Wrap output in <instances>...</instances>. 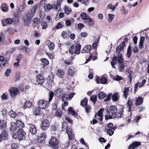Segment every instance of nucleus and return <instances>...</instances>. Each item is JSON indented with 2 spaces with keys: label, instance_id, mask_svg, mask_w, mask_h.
Masks as SVG:
<instances>
[{
  "label": "nucleus",
  "instance_id": "nucleus-1",
  "mask_svg": "<svg viewBox=\"0 0 149 149\" xmlns=\"http://www.w3.org/2000/svg\"><path fill=\"white\" fill-rule=\"evenodd\" d=\"M107 114L105 116V119L107 120L116 118H120L122 117L123 112V109H121L117 114V109L116 106H112L108 107L107 109Z\"/></svg>",
  "mask_w": 149,
  "mask_h": 149
},
{
  "label": "nucleus",
  "instance_id": "nucleus-2",
  "mask_svg": "<svg viewBox=\"0 0 149 149\" xmlns=\"http://www.w3.org/2000/svg\"><path fill=\"white\" fill-rule=\"evenodd\" d=\"M54 95V93L52 91H51L49 94V102L43 100H39L38 102L39 108L40 109H44L47 107L49 105V102L52 100Z\"/></svg>",
  "mask_w": 149,
  "mask_h": 149
},
{
  "label": "nucleus",
  "instance_id": "nucleus-3",
  "mask_svg": "<svg viewBox=\"0 0 149 149\" xmlns=\"http://www.w3.org/2000/svg\"><path fill=\"white\" fill-rule=\"evenodd\" d=\"M37 8V5H34L32 7L31 10L28 11L26 15L24 18L25 22H29L30 21L35 14Z\"/></svg>",
  "mask_w": 149,
  "mask_h": 149
},
{
  "label": "nucleus",
  "instance_id": "nucleus-4",
  "mask_svg": "<svg viewBox=\"0 0 149 149\" xmlns=\"http://www.w3.org/2000/svg\"><path fill=\"white\" fill-rule=\"evenodd\" d=\"M81 47V45L79 44L76 43L74 45H72L69 49V52L71 54H79L80 53Z\"/></svg>",
  "mask_w": 149,
  "mask_h": 149
},
{
  "label": "nucleus",
  "instance_id": "nucleus-5",
  "mask_svg": "<svg viewBox=\"0 0 149 149\" xmlns=\"http://www.w3.org/2000/svg\"><path fill=\"white\" fill-rule=\"evenodd\" d=\"M123 58L120 55L118 56V62L119 63L118 69L120 72H122L125 68V65L123 61Z\"/></svg>",
  "mask_w": 149,
  "mask_h": 149
},
{
  "label": "nucleus",
  "instance_id": "nucleus-6",
  "mask_svg": "<svg viewBox=\"0 0 149 149\" xmlns=\"http://www.w3.org/2000/svg\"><path fill=\"white\" fill-rule=\"evenodd\" d=\"M124 45V42H123L121 43V45L118 46L116 48V52L117 55H118V56L120 55L122 56L121 53L122 52H123ZM121 57H122V56Z\"/></svg>",
  "mask_w": 149,
  "mask_h": 149
},
{
  "label": "nucleus",
  "instance_id": "nucleus-7",
  "mask_svg": "<svg viewBox=\"0 0 149 149\" xmlns=\"http://www.w3.org/2000/svg\"><path fill=\"white\" fill-rule=\"evenodd\" d=\"M18 134L19 140H21L25 138L26 133L22 129H19L18 131Z\"/></svg>",
  "mask_w": 149,
  "mask_h": 149
},
{
  "label": "nucleus",
  "instance_id": "nucleus-8",
  "mask_svg": "<svg viewBox=\"0 0 149 149\" xmlns=\"http://www.w3.org/2000/svg\"><path fill=\"white\" fill-rule=\"evenodd\" d=\"M10 95L12 98L15 97L18 93V90L15 88H13L9 90Z\"/></svg>",
  "mask_w": 149,
  "mask_h": 149
},
{
  "label": "nucleus",
  "instance_id": "nucleus-9",
  "mask_svg": "<svg viewBox=\"0 0 149 149\" xmlns=\"http://www.w3.org/2000/svg\"><path fill=\"white\" fill-rule=\"evenodd\" d=\"M96 81L97 83L102 84H106L107 82V78L103 77H102L101 78L97 77L96 79Z\"/></svg>",
  "mask_w": 149,
  "mask_h": 149
},
{
  "label": "nucleus",
  "instance_id": "nucleus-10",
  "mask_svg": "<svg viewBox=\"0 0 149 149\" xmlns=\"http://www.w3.org/2000/svg\"><path fill=\"white\" fill-rule=\"evenodd\" d=\"M36 79L37 82L40 85H42L45 81V78L41 74L38 75L37 76Z\"/></svg>",
  "mask_w": 149,
  "mask_h": 149
},
{
  "label": "nucleus",
  "instance_id": "nucleus-11",
  "mask_svg": "<svg viewBox=\"0 0 149 149\" xmlns=\"http://www.w3.org/2000/svg\"><path fill=\"white\" fill-rule=\"evenodd\" d=\"M42 123L41 128L43 130H45L47 128L49 125V121L48 120L45 119L43 120Z\"/></svg>",
  "mask_w": 149,
  "mask_h": 149
},
{
  "label": "nucleus",
  "instance_id": "nucleus-12",
  "mask_svg": "<svg viewBox=\"0 0 149 149\" xmlns=\"http://www.w3.org/2000/svg\"><path fill=\"white\" fill-rule=\"evenodd\" d=\"M66 132L68 135L69 139L70 140H72L74 138V134H72V132L71 129L67 128L66 130Z\"/></svg>",
  "mask_w": 149,
  "mask_h": 149
},
{
  "label": "nucleus",
  "instance_id": "nucleus-13",
  "mask_svg": "<svg viewBox=\"0 0 149 149\" xmlns=\"http://www.w3.org/2000/svg\"><path fill=\"white\" fill-rule=\"evenodd\" d=\"M61 0H57L56 3L53 5L52 9L56 10L59 9L61 8Z\"/></svg>",
  "mask_w": 149,
  "mask_h": 149
},
{
  "label": "nucleus",
  "instance_id": "nucleus-14",
  "mask_svg": "<svg viewBox=\"0 0 149 149\" xmlns=\"http://www.w3.org/2000/svg\"><path fill=\"white\" fill-rule=\"evenodd\" d=\"M49 143L52 146H56L58 144V140L56 138L52 137L50 140Z\"/></svg>",
  "mask_w": 149,
  "mask_h": 149
},
{
  "label": "nucleus",
  "instance_id": "nucleus-15",
  "mask_svg": "<svg viewBox=\"0 0 149 149\" xmlns=\"http://www.w3.org/2000/svg\"><path fill=\"white\" fill-rule=\"evenodd\" d=\"M29 131L32 134H36L37 132V129L36 126L33 124L29 125Z\"/></svg>",
  "mask_w": 149,
  "mask_h": 149
},
{
  "label": "nucleus",
  "instance_id": "nucleus-16",
  "mask_svg": "<svg viewBox=\"0 0 149 149\" xmlns=\"http://www.w3.org/2000/svg\"><path fill=\"white\" fill-rule=\"evenodd\" d=\"M141 145V143L138 142H134L128 147V149H133Z\"/></svg>",
  "mask_w": 149,
  "mask_h": 149
},
{
  "label": "nucleus",
  "instance_id": "nucleus-17",
  "mask_svg": "<svg viewBox=\"0 0 149 149\" xmlns=\"http://www.w3.org/2000/svg\"><path fill=\"white\" fill-rule=\"evenodd\" d=\"M120 97L119 94L118 92H115L112 96V101L113 102H115L118 100Z\"/></svg>",
  "mask_w": 149,
  "mask_h": 149
},
{
  "label": "nucleus",
  "instance_id": "nucleus-18",
  "mask_svg": "<svg viewBox=\"0 0 149 149\" xmlns=\"http://www.w3.org/2000/svg\"><path fill=\"white\" fill-rule=\"evenodd\" d=\"M143 98L141 97H139L136 98L135 103L136 105H139L141 104L143 101Z\"/></svg>",
  "mask_w": 149,
  "mask_h": 149
},
{
  "label": "nucleus",
  "instance_id": "nucleus-19",
  "mask_svg": "<svg viewBox=\"0 0 149 149\" xmlns=\"http://www.w3.org/2000/svg\"><path fill=\"white\" fill-rule=\"evenodd\" d=\"M46 137V135L45 133L41 134L40 136L38 137V141L41 143L44 141Z\"/></svg>",
  "mask_w": 149,
  "mask_h": 149
},
{
  "label": "nucleus",
  "instance_id": "nucleus-20",
  "mask_svg": "<svg viewBox=\"0 0 149 149\" xmlns=\"http://www.w3.org/2000/svg\"><path fill=\"white\" fill-rule=\"evenodd\" d=\"M118 59V58H117L116 56H114L113 57L112 61L111 62V65L112 68H114L115 69H116L114 65L117 63Z\"/></svg>",
  "mask_w": 149,
  "mask_h": 149
},
{
  "label": "nucleus",
  "instance_id": "nucleus-21",
  "mask_svg": "<svg viewBox=\"0 0 149 149\" xmlns=\"http://www.w3.org/2000/svg\"><path fill=\"white\" fill-rule=\"evenodd\" d=\"M46 44L49 47L50 51L52 50L54 48L55 45L53 42H52L49 40H48L46 42Z\"/></svg>",
  "mask_w": 149,
  "mask_h": 149
},
{
  "label": "nucleus",
  "instance_id": "nucleus-22",
  "mask_svg": "<svg viewBox=\"0 0 149 149\" xmlns=\"http://www.w3.org/2000/svg\"><path fill=\"white\" fill-rule=\"evenodd\" d=\"M17 125L15 123L11 122L9 130L12 132H14L17 130Z\"/></svg>",
  "mask_w": 149,
  "mask_h": 149
},
{
  "label": "nucleus",
  "instance_id": "nucleus-23",
  "mask_svg": "<svg viewBox=\"0 0 149 149\" xmlns=\"http://www.w3.org/2000/svg\"><path fill=\"white\" fill-rule=\"evenodd\" d=\"M91 48V45H88L84 47L82 49L81 52L82 53H84L89 52Z\"/></svg>",
  "mask_w": 149,
  "mask_h": 149
},
{
  "label": "nucleus",
  "instance_id": "nucleus-24",
  "mask_svg": "<svg viewBox=\"0 0 149 149\" xmlns=\"http://www.w3.org/2000/svg\"><path fill=\"white\" fill-rule=\"evenodd\" d=\"M16 125L19 129H22L24 126V123L20 120H17Z\"/></svg>",
  "mask_w": 149,
  "mask_h": 149
},
{
  "label": "nucleus",
  "instance_id": "nucleus-25",
  "mask_svg": "<svg viewBox=\"0 0 149 149\" xmlns=\"http://www.w3.org/2000/svg\"><path fill=\"white\" fill-rule=\"evenodd\" d=\"M76 70L73 68L71 67L69 68L68 70V74L71 76H73L75 73Z\"/></svg>",
  "mask_w": 149,
  "mask_h": 149
},
{
  "label": "nucleus",
  "instance_id": "nucleus-26",
  "mask_svg": "<svg viewBox=\"0 0 149 149\" xmlns=\"http://www.w3.org/2000/svg\"><path fill=\"white\" fill-rule=\"evenodd\" d=\"M56 74L59 77L62 78L64 75V72L61 70L58 69L57 70Z\"/></svg>",
  "mask_w": 149,
  "mask_h": 149
},
{
  "label": "nucleus",
  "instance_id": "nucleus-27",
  "mask_svg": "<svg viewBox=\"0 0 149 149\" xmlns=\"http://www.w3.org/2000/svg\"><path fill=\"white\" fill-rule=\"evenodd\" d=\"M89 26L93 25L94 23V21L89 17L86 20L85 22Z\"/></svg>",
  "mask_w": 149,
  "mask_h": 149
},
{
  "label": "nucleus",
  "instance_id": "nucleus-28",
  "mask_svg": "<svg viewBox=\"0 0 149 149\" xmlns=\"http://www.w3.org/2000/svg\"><path fill=\"white\" fill-rule=\"evenodd\" d=\"M127 107L128 109V111L130 112L131 110V108L133 105L132 101L130 99H129L127 102Z\"/></svg>",
  "mask_w": 149,
  "mask_h": 149
},
{
  "label": "nucleus",
  "instance_id": "nucleus-29",
  "mask_svg": "<svg viewBox=\"0 0 149 149\" xmlns=\"http://www.w3.org/2000/svg\"><path fill=\"white\" fill-rule=\"evenodd\" d=\"M25 6V4H24L23 3H22V4L19 6L18 13V15L21 14L22 11L24 10Z\"/></svg>",
  "mask_w": 149,
  "mask_h": 149
},
{
  "label": "nucleus",
  "instance_id": "nucleus-30",
  "mask_svg": "<svg viewBox=\"0 0 149 149\" xmlns=\"http://www.w3.org/2000/svg\"><path fill=\"white\" fill-rule=\"evenodd\" d=\"M145 38L144 37H141L140 39V41L139 43V47L140 49L142 48L143 47V44L145 40Z\"/></svg>",
  "mask_w": 149,
  "mask_h": 149
},
{
  "label": "nucleus",
  "instance_id": "nucleus-31",
  "mask_svg": "<svg viewBox=\"0 0 149 149\" xmlns=\"http://www.w3.org/2000/svg\"><path fill=\"white\" fill-rule=\"evenodd\" d=\"M1 136L2 139L3 140H6L8 139V135L7 132L5 130L3 131Z\"/></svg>",
  "mask_w": 149,
  "mask_h": 149
},
{
  "label": "nucleus",
  "instance_id": "nucleus-32",
  "mask_svg": "<svg viewBox=\"0 0 149 149\" xmlns=\"http://www.w3.org/2000/svg\"><path fill=\"white\" fill-rule=\"evenodd\" d=\"M129 91V88H125L124 89L123 97L126 99Z\"/></svg>",
  "mask_w": 149,
  "mask_h": 149
},
{
  "label": "nucleus",
  "instance_id": "nucleus-33",
  "mask_svg": "<svg viewBox=\"0 0 149 149\" xmlns=\"http://www.w3.org/2000/svg\"><path fill=\"white\" fill-rule=\"evenodd\" d=\"M32 106L31 102L29 101H27L24 104V108L26 109L31 107Z\"/></svg>",
  "mask_w": 149,
  "mask_h": 149
},
{
  "label": "nucleus",
  "instance_id": "nucleus-34",
  "mask_svg": "<svg viewBox=\"0 0 149 149\" xmlns=\"http://www.w3.org/2000/svg\"><path fill=\"white\" fill-rule=\"evenodd\" d=\"M40 61L42 62L43 66H45L49 64V62L48 60L46 58H42L40 59Z\"/></svg>",
  "mask_w": 149,
  "mask_h": 149
},
{
  "label": "nucleus",
  "instance_id": "nucleus-35",
  "mask_svg": "<svg viewBox=\"0 0 149 149\" xmlns=\"http://www.w3.org/2000/svg\"><path fill=\"white\" fill-rule=\"evenodd\" d=\"M80 16L81 18L83 20H85V21L90 17L89 15H87L86 13H82Z\"/></svg>",
  "mask_w": 149,
  "mask_h": 149
},
{
  "label": "nucleus",
  "instance_id": "nucleus-36",
  "mask_svg": "<svg viewBox=\"0 0 149 149\" xmlns=\"http://www.w3.org/2000/svg\"><path fill=\"white\" fill-rule=\"evenodd\" d=\"M104 111V109H100L97 113V116L99 117V120L100 121H102V113Z\"/></svg>",
  "mask_w": 149,
  "mask_h": 149
},
{
  "label": "nucleus",
  "instance_id": "nucleus-37",
  "mask_svg": "<svg viewBox=\"0 0 149 149\" xmlns=\"http://www.w3.org/2000/svg\"><path fill=\"white\" fill-rule=\"evenodd\" d=\"M45 16V13L43 11H41L40 13V18L39 20L42 21L44 19Z\"/></svg>",
  "mask_w": 149,
  "mask_h": 149
},
{
  "label": "nucleus",
  "instance_id": "nucleus-38",
  "mask_svg": "<svg viewBox=\"0 0 149 149\" xmlns=\"http://www.w3.org/2000/svg\"><path fill=\"white\" fill-rule=\"evenodd\" d=\"M1 8L2 10L4 12H7L8 10V6L6 3H4L1 5Z\"/></svg>",
  "mask_w": 149,
  "mask_h": 149
},
{
  "label": "nucleus",
  "instance_id": "nucleus-39",
  "mask_svg": "<svg viewBox=\"0 0 149 149\" xmlns=\"http://www.w3.org/2000/svg\"><path fill=\"white\" fill-rule=\"evenodd\" d=\"M106 97V94L102 92H100L98 94V97L100 99H102Z\"/></svg>",
  "mask_w": 149,
  "mask_h": 149
},
{
  "label": "nucleus",
  "instance_id": "nucleus-40",
  "mask_svg": "<svg viewBox=\"0 0 149 149\" xmlns=\"http://www.w3.org/2000/svg\"><path fill=\"white\" fill-rule=\"evenodd\" d=\"M88 99L85 98L81 102V104L83 106L85 107L87 105V104Z\"/></svg>",
  "mask_w": 149,
  "mask_h": 149
},
{
  "label": "nucleus",
  "instance_id": "nucleus-41",
  "mask_svg": "<svg viewBox=\"0 0 149 149\" xmlns=\"http://www.w3.org/2000/svg\"><path fill=\"white\" fill-rule=\"evenodd\" d=\"M8 114L9 116L12 118H15L16 115L15 113L12 111H10L8 112Z\"/></svg>",
  "mask_w": 149,
  "mask_h": 149
},
{
  "label": "nucleus",
  "instance_id": "nucleus-42",
  "mask_svg": "<svg viewBox=\"0 0 149 149\" xmlns=\"http://www.w3.org/2000/svg\"><path fill=\"white\" fill-rule=\"evenodd\" d=\"M6 123L3 120H0V127L2 128H6Z\"/></svg>",
  "mask_w": 149,
  "mask_h": 149
},
{
  "label": "nucleus",
  "instance_id": "nucleus-43",
  "mask_svg": "<svg viewBox=\"0 0 149 149\" xmlns=\"http://www.w3.org/2000/svg\"><path fill=\"white\" fill-rule=\"evenodd\" d=\"M62 97L63 101H67L69 99L68 95L67 94H64L62 95Z\"/></svg>",
  "mask_w": 149,
  "mask_h": 149
},
{
  "label": "nucleus",
  "instance_id": "nucleus-44",
  "mask_svg": "<svg viewBox=\"0 0 149 149\" xmlns=\"http://www.w3.org/2000/svg\"><path fill=\"white\" fill-rule=\"evenodd\" d=\"M131 54V47L129 46L127 50V56L128 58H130V57Z\"/></svg>",
  "mask_w": 149,
  "mask_h": 149
},
{
  "label": "nucleus",
  "instance_id": "nucleus-45",
  "mask_svg": "<svg viewBox=\"0 0 149 149\" xmlns=\"http://www.w3.org/2000/svg\"><path fill=\"white\" fill-rule=\"evenodd\" d=\"M65 13L69 14L71 11V9L68 7L65 6L64 8Z\"/></svg>",
  "mask_w": 149,
  "mask_h": 149
},
{
  "label": "nucleus",
  "instance_id": "nucleus-46",
  "mask_svg": "<svg viewBox=\"0 0 149 149\" xmlns=\"http://www.w3.org/2000/svg\"><path fill=\"white\" fill-rule=\"evenodd\" d=\"M69 113L72 116L74 115L75 114V112L73 108L71 107H70L68 110Z\"/></svg>",
  "mask_w": 149,
  "mask_h": 149
},
{
  "label": "nucleus",
  "instance_id": "nucleus-47",
  "mask_svg": "<svg viewBox=\"0 0 149 149\" xmlns=\"http://www.w3.org/2000/svg\"><path fill=\"white\" fill-rule=\"evenodd\" d=\"M109 18H108V21L109 22H111L113 20V19L115 17V15L113 14H108Z\"/></svg>",
  "mask_w": 149,
  "mask_h": 149
},
{
  "label": "nucleus",
  "instance_id": "nucleus-48",
  "mask_svg": "<svg viewBox=\"0 0 149 149\" xmlns=\"http://www.w3.org/2000/svg\"><path fill=\"white\" fill-rule=\"evenodd\" d=\"M61 36L64 39H66L69 36L68 34L65 31H63L61 33Z\"/></svg>",
  "mask_w": 149,
  "mask_h": 149
},
{
  "label": "nucleus",
  "instance_id": "nucleus-49",
  "mask_svg": "<svg viewBox=\"0 0 149 149\" xmlns=\"http://www.w3.org/2000/svg\"><path fill=\"white\" fill-rule=\"evenodd\" d=\"M8 94L7 93H5L3 94L1 96V99L2 100H6L8 99Z\"/></svg>",
  "mask_w": 149,
  "mask_h": 149
},
{
  "label": "nucleus",
  "instance_id": "nucleus-50",
  "mask_svg": "<svg viewBox=\"0 0 149 149\" xmlns=\"http://www.w3.org/2000/svg\"><path fill=\"white\" fill-rule=\"evenodd\" d=\"M62 115L61 112L60 110L57 111L55 114V115L56 116L59 118L61 117Z\"/></svg>",
  "mask_w": 149,
  "mask_h": 149
},
{
  "label": "nucleus",
  "instance_id": "nucleus-51",
  "mask_svg": "<svg viewBox=\"0 0 149 149\" xmlns=\"http://www.w3.org/2000/svg\"><path fill=\"white\" fill-rule=\"evenodd\" d=\"M90 99L92 102L94 103L97 100V96L96 95H92Z\"/></svg>",
  "mask_w": 149,
  "mask_h": 149
},
{
  "label": "nucleus",
  "instance_id": "nucleus-52",
  "mask_svg": "<svg viewBox=\"0 0 149 149\" xmlns=\"http://www.w3.org/2000/svg\"><path fill=\"white\" fill-rule=\"evenodd\" d=\"M11 70L10 69H7L5 71V75L6 77H8L10 75V73L11 72Z\"/></svg>",
  "mask_w": 149,
  "mask_h": 149
},
{
  "label": "nucleus",
  "instance_id": "nucleus-53",
  "mask_svg": "<svg viewBox=\"0 0 149 149\" xmlns=\"http://www.w3.org/2000/svg\"><path fill=\"white\" fill-rule=\"evenodd\" d=\"M7 32L10 34H13L14 33V29L11 28H8L7 30Z\"/></svg>",
  "mask_w": 149,
  "mask_h": 149
},
{
  "label": "nucleus",
  "instance_id": "nucleus-54",
  "mask_svg": "<svg viewBox=\"0 0 149 149\" xmlns=\"http://www.w3.org/2000/svg\"><path fill=\"white\" fill-rule=\"evenodd\" d=\"M42 29H45L47 26V24L46 22H43L41 23Z\"/></svg>",
  "mask_w": 149,
  "mask_h": 149
},
{
  "label": "nucleus",
  "instance_id": "nucleus-55",
  "mask_svg": "<svg viewBox=\"0 0 149 149\" xmlns=\"http://www.w3.org/2000/svg\"><path fill=\"white\" fill-rule=\"evenodd\" d=\"M146 80L145 79H144L143 80L142 82L141 83H139V84H138L139 87H142L143 86L145 83H146Z\"/></svg>",
  "mask_w": 149,
  "mask_h": 149
},
{
  "label": "nucleus",
  "instance_id": "nucleus-56",
  "mask_svg": "<svg viewBox=\"0 0 149 149\" xmlns=\"http://www.w3.org/2000/svg\"><path fill=\"white\" fill-rule=\"evenodd\" d=\"M63 27V25L61 23H58L56 26L55 28L57 29H61Z\"/></svg>",
  "mask_w": 149,
  "mask_h": 149
},
{
  "label": "nucleus",
  "instance_id": "nucleus-57",
  "mask_svg": "<svg viewBox=\"0 0 149 149\" xmlns=\"http://www.w3.org/2000/svg\"><path fill=\"white\" fill-rule=\"evenodd\" d=\"M139 51L137 47L134 46L132 48V51L133 53L137 52Z\"/></svg>",
  "mask_w": 149,
  "mask_h": 149
},
{
  "label": "nucleus",
  "instance_id": "nucleus-58",
  "mask_svg": "<svg viewBox=\"0 0 149 149\" xmlns=\"http://www.w3.org/2000/svg\"><path fill=\"white\" fill-rule=\"evenodd\" d=\"M114 79L115 80L118 81L122 79V77L120 76L117 75L115 77Z\"/></svg>",
  "mask_w": 149,
  "mask_h": 149
},
{
  "label": "nucleus",
  "instance_id": "nucleus-59",
  "mask_svg": "<svg viewBox=\"0 0 149 149\" xmlns=\"http://www.w3.org/2000/svg\"><path fill=\"white\" fill-rule=\"evenodd\" d=\"M107 133L110 136H111L113 133V132L111 129H108L107 130Z\"/></svg>",
  "mask_w": 149,
  "mask_h": 149
},
{
  "label": "nucleus",
  "instance_id": "nucleus-60",
  "mask_svg": "<svg viewBox=\"0 0 149 149\" xmlns=\"http://www.w3.org/2000/svg\"><path fill=\"white\" fill-rule=\"evenodd\" d=\"M88 35V33L86 32H82L80 34L81 37L83 38H86Z\"/></svg>",
  "mask_w": 149,
  "mask_h": 149
},
{
  "label": "nucleus",
  "instance_id": "nucleus-61",
  "mask_svg": "<svg viewBox=\"0 0 149 149\" xmlns=\"http://www.w3.org/2000/svg\"><path fill=\"white\" fill-rule=\"evenodd\" d=\"M40 108H37L35 111V114L36 115H39L40 113Z\"/></svg>",
  "mask_w": 149,
  "mask_h": 149
},
{
  "label": "nucleus",
  "instance_id": "nucleus-62",
  "mask_svg": "<svg viewBox=\"0 0 149 149\" xmlns=\"http://www.w3.org/2000/svg\"><path fill=\"white\" fill-rule=\"evenodd\" d=\"M85 110L87 113H88L91 110V108L90 106H86L85 108Z\"/></svg>",
  "mask_w": 149,
  "mask_h": 149
},
{
  "label": "nucleus",
  "instance_id": "nucleus-63",
  "mask_svg": "<svg viewBox=\"0 0 149 149\" xmlns=\"http://www.w3.org/2000/svg\"><path fill=\"white\" fill-rule=\"evenodd\" d=\"M120 10H123L122 12V13L123 14H126L128 12L127 11L125 8L124 7H123L122 8V9Z\"/></svg>",
  "mask_w": 149,
  "mask_h": 149
},
{
  "label": "nucleus",
  "instance_id": "nucleus-64",
  "mask_svg": "<svg viewBox=\"0 0 149 149\" xmlns=\"http://www.w3.org/2000/svg\"><path fill=\"white\" fill-rule=\"evenodd\" d=\"M97 17L99 19L102 20L103 19V15L102 14L100 13L98 15Z\"/></svg>",
  "mask_w": 149,
  "mask_h": 149
}]
</instances>
